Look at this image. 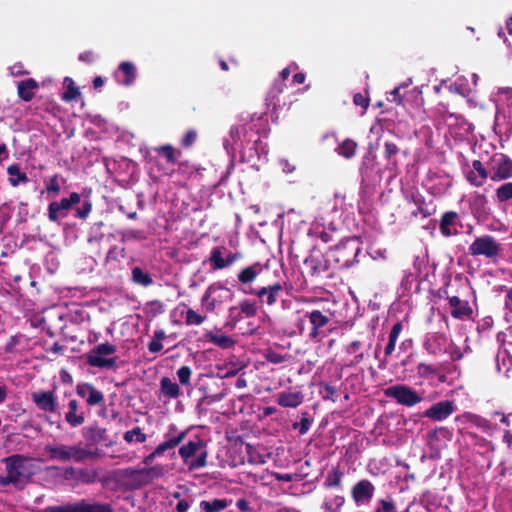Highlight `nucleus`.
Returning <instances> with one entry per match:
<instances>
[{
	"label": "nucleus",
	"mask_w": 512,
	"mask_h": 512,
	"mask_svg": "<svg viewBox=\"0 0 512 512\" xmlns=\"http://www.w3.org/2000/svg\"><path fill=\"white\" fill-rule=\"evenodd\" d=\"M496 196L499 202H505L512 199V182L501 185L496 190Z\"/></svg>",
	"instance_id": "nucleus-45"
},
{
	"label": "nucleus",
	"mask_w": 512,
	"mask_h": 512,
	"mask_svg": "<svg viewBox=\"0 0 512 512\" xmlns=\"http://www.w3.org/2000/svg\"><path fill=\"white\" fill-rule=\"evenodd\" d=\"M498 101H506L508 105H512V88L510 87H502L498 89L497 98L494 100Z\"/></svg>",
	"instance_id": "nucleus-52"
},
{
	"label": "nucleus",
	"mask_w": 512,
	"mask_h": 512,
	"mask_svg": "<svg viewBox=\"0 0 512 512\" xmlns=\"http://www.w3.org/2000/svg\"><path fill=\"white\" fill-rule=\"evenodd\" d=\"M92 211V203L89 200H85L81 203V206L76 209L75 217L86 220Z\"/></svg>",
	"instance_id": "nucleus-49"
},
{
	"label": "nucleus",
	"mask_w": 512,
	"mask_h": 512,
	"mask_svg": "<svg viewBox=\"0 0 512 512\" xmlns=\"http://www.w3.org/2000/svg\"><path fill=\"white\" fill-rule=\"evenodd\" d=\"M213 289L214 287L210 286L202 297V305L210 312H213L217 306L216 299L211 297Z\"/></svg>",
	"instance_id": "nucleus-48"
},
{
	"label": "nucleus",
	"mask_w": 512,
	"mask_h": 512,
	"mask_svg": "<svg viewBox=\"0 0 512 512\" xmlns=\"http://www.w3.org/2000/svg\"><path fill=\"white\" fill-rule=\"evenodd\" d=\"M205 319V316L198 314L191 308L187 309L186 311L185 323L187 325H200L204 322Z\"/></svg>",
	"instance_id": "nucleus-46"
},
{
	"label": "nucleus",
	"mask_w": 512,
	"mask_h": 512,
	"mask_svg": "<svg viewBox=\"0 0 512 512\" xmlns=\"http://www.w3.org/2000/svg\"><path fill=\"white\" fill-rule=\"evenodd\" d=\"M38 88L39 83L33 78H28L17 83V95L21 100L29 102L34 98V91Z\"/></svg>",
	"instance_id": "nucleus-20"
},
{
	"label": "nucleus",
	"mask_w": 512,
	"mask_h": 512,
	"mask_svg": "<svg viewBox=\"0 0 512 512\" xmlns=\"http://www.w3.org/2000/svg\"><path fill=\"white\" fill-rule=\"evenodd\" d=\"M385 156L390 158L391 156L398 153L399 149L394 143L386 142L385 145Z\"/></svg>",
	"instance_id": "nucleus-61"
},
{
	"label": "nucleus",
	"mask_w": 512,
	"mask_h": 512,
	"mask_svg": "<svg viewBox=\"0 0 512 512\" xmlns=\"http://www.w3.org/2000/svg\"><path fill=\"white\" fill-rule=\"evenodd\" d=\"M79 60L87 64H92L95 60V54L91 50L84 51L79 54Z\"/></svg>",
	"instance_id": "nucleus-58"
},
{
	"label": "nucleus",
	"mask_w": 512,
	"mask_h": 512,
	"mask_svg": "<svg viewBox=\"0 0 512 512\" xmlns=\"http://www.w3.org/2000/svg\"><path fill=\"white\" fill-rule=\"evenodd\" d=\"M131 280L134 284L148 287L153 284V278L152 276L144 271L142 268L136 266L132 268L131 271Z\"/></svg>",
	"instance_id": "nucleus-32"
},
{
	"label": "nucleus",
	"mask_w": 512,
	"mask_h": 512,
	"mask_svg": "<svg viewBox=\"0 0 512 512\" xmlns=\"http://www.w3.org/2000/svg\"><path fill=\"white\" fill-rule=\"evenodd\" d=\"M449 305L452 308L451 315L454 318H462L470 313L467 302L460 300V298L456 296L449 298Z\"/></svg>",
	"instance_id": "nucleus-30"
},
{
	"label": "nucleus",
	"mask_w": 512,
	"mask_h": 512,
	"mask_svg": "<svg viewBox=\"0 0 512 512\" xmlns=\"http://www.w3.org/2000/svg\"><path fill=\"white\" fill-rule=\"evenodd\" d=\"M33 403L42 411L56 413L60 416L57 397L53 390L38 391L31 394Z\"/></svg>",
	"instance_id": "nucleus-11"
},
{
	"label": "nucleus",
	"mask_w": 512,
	"mask_h": 512,
	"mask_svg": "<svg viewBox=\"0 0 512 512\" xmlns=\"http://www.w3.org/2000/svg\"><path fill=\"white\" fill-rule=\"evenodd\" d=\"M304 268L310 276H316L318 274V269L320 265V261L317 256L314 254H310L304 260Z\"/></svg>",
	"instance_id": "nucleus-41"
},
{
	"label": "nucleus",
	"mask_w": 512,
	"mask_h": 512,
	"mask_svg": "<svg viewBox=\"0 0 512 512\" xmlns=\"http://www.w3.org/2000/svg\"><path fill=\"white\" fill-rule=\"evenodd\" d=\"M232 499H219L214 498L212 500H202L199 504L201 510L204 512H222L229 505H231Z\"/></svg>",
	"instance_id": "nucleus-26"
},
{
	"label": "nucleus",
	"mask_w": 512,
	"mask_h": 512,
	"mask_svg": "<svg viewBox=\"0 0 512 512\" xmlns=\"http://www.w3.org/2000/svg\"><path fill=\"white\" fill-rule=\"evenodd\" d=\"M179 455L189 471L203 468L207 465L208 452L203 440L189 441L179 448Z\"/></svg>",
	"instance_id": "nucleus-2"
},
{
	"label": "nucleus",
	"mask_w": 512,
	"mask_h": 512,
	"mask_svg": "<svg viewBox=\"0 0 512 512\" xmlns=\"http://www.w3.org/2000/svg\"><path fill=\"white\" fill-rule=\"evenodd\" d=\"M247 133V125L232 126L229 131L230 140L227 139L224 142L225 148H228V145H231L233 149H235L236 145H240V147H243V139L246 138Z\"/></svg>",
	"instance_id": "nucleus-23"
},
{
	"label": "nucleus",
	"mask_w": 512,
	"mask_h": 512,
	"mask_svg": "<svg viewBox=\"0 0 512 512\" xmlns=\"http://www.w3.org/2000/svg\"><path fill=\"white\" fill-rule=\"evenodd\" d=\"M79 403L76 399H71L68 403V411L65 413V421L71 427H78L85 422L84 412H78Z\"/></svg>",
	"instance_id": "nucleus-21"
},
{
	"label": "nucleus",
	"mask_w": 512,
	"mask_h": 512,
	"mask_svg": "<svg viewBox=\"0 0 512 512\" xmlns=\"http://www.w3.org/2000/svg\"><path fill=\"white\" fill-rule=\"evenodd\" d=\"M291 288L292 285L285 281H276L273 283H269L268 285L263 286L259 289L252 290L250 291V293L256 295L262 304L273 306L276 304L280 296V293L283 290H289Z\"/></svg>",
	"instance_id": "nucleus-8"
},
{
	"label": "nucleus",
	"mask_w": 512,
	"mask_h": 512,
	"mask_svg": "<svg viewBox=\"0 0 512 512\" xmlns=\"http://www.w3.org/2000/svg\"><path fill=\"white\" fill-rule=\"evenodd\" d=\"M7 173L9 174V183L13 187H17L20 183H27L29 181L26 173L20 170L18 164H11L7 168Z\"/></svg>",
	"instance_id": "nucleus-33"
},
{
	"label": "nucleus",
	"mask_w": 512,
	"mask_h": 512,
	"mask_svg": "<svg viewBox=\"0 0 512 512\" xmlns=\"http://www.w3.org/2000/svg\"><path fill=\"white\" fill-rule=\"evenodd\" d=\"M45 190L49 195L57 196L61 191L59 175L54 174L45 181Z\"/></svg>",
	"instance_id": "nucleus-43"
},
{
	"label": "nucleus",
	"mask_w": 512,
	"mask_h": 512,
	"mask_svg": "<svg viewBox=\"0 0 512 512\" xmlns=\"http://www.w3.org/2000/svg\"><path fill=\"white\" fill-rule=\"evenodd\" d=\"M360 252L356 239H349L326 253L325 261L328 264L334 263L339 267H349Z\"/></svg>",
	"instance_id": "nucleus-4"
},
{
	"label": "nucleus",
	"mask_w": 512,
	"mask_h": 512,
	"mask_svg": "<svg viewBox=\"0 0 512 512\" xmlns=\"http://www.w3.org/2000/svg\"><path fill=\"white\" fill-rule=\"evenodd\" d=\"M81 435L88 445H95L107 439V430L100 427L97 423H93L83 427Z\"/></svg>",
	"instance_id": "nucleus-15"
},
{
	"label": "nucleus",
	"mask_w": 512,
	"mask_h": 512,
	"mask_svg": "<svg viewBox=\"0 0 512 512\" xmlns=\"http://www.w3.org/2000/svg\"><path fill=\"white\" fill-rule=\"evenodd\" d=\"M375 512H396V507L392 501L382 499L378 501Z\"/></svg>",
	"instance_id": "nucleus-54"
},
{
	"label": "nucleus",
	"mask_w": 512,
	"mask_h": 512,
	"mask_svg": "<svg viewBox=\"0 0 512 512\" xmlns=\"http://www.w3.org/2000/svg\"><path fill=\"white\" fill-rule=\"evenodd\" d=\"M137 474H142V469H134L129 467L121 471V475L123 477L131 479L132 481Z\"/></svg>",
	"instance_id": "nucleus-60"
},
{
	"label": "nucleus",
	"mask_w": 512,
	"mask_h": 512,
	"mask_svg": "<svg viewBox=\"0 0 512 512\" xmlns=\"http://www.w3.org/2000/svg\"><path fill=\"white\" fill-rule=\"evenodd\" d=\"M206 338L208 341L222 349L231 348L235 344V341L230 336L224 334L217 335L212 332H208L206 334Z\"/></svg>",
	"instance_id": "nucleus-36"
},
{
	"label": "nucleus",
	"mask_w": 512,
	"mask_h": 512,
	"mask_svg": "<svg viewBox=\"0 0 512 512\" xmlns=\"http://www.w3.org/2000/svg\"><path fill=\"white\" fill-rule=\"evenodd\" d=\"M46 451L53 459L61 461H68L73 459L75 462H82L87 458L95 456L90 450L82 448L80 445H59V446H47Z\"/></svg>",
	"instance_id": "nucleus-6"
},
{
	"label": "nucleus",
	"mask_w": 512,
	"mask_h": 512,
	"mask_svg": "<svg viewBox=\"0 0 512 512\" xmlns=\"http://www.w3.org/2000/svg\"><path fill=\"white\" fill-rule=\"evenodd\" d=\"M63 84L65 86V92L62 94L63 101L72 102L77 100L81 96L80 90L75 85V82L72 78L65 77Z\"/></svg>",
	"instance_id": "nucleus-31"
},
{
	"label": "nucleus",
	"mask_w": 512,
	"mask_h": 512,
	"mask_svg": "<svg viewBox=\"0 0 512 512\" xmlns=\"http://www.w3.org/2000/svg\"><path fill=\"white\" fill-rule=\"evenodd\" d=\"M454 412V405L450 401H441L432 405L424 412V416L434 421H442Z\"/></svg>",
	"instance_id": "nucleus-14"
},
{
	"label": "nucleus",
	"mask_w": 512,
	"mask_h": 512,
	"mask_svg": "<svg viewBox=\"0 0 512 512\" xmlns=\"http://www.w3.org/2000/svg\"><path fill=\"white\" fill-rule=\"evenodd\" d=\"M257 313V307L255 303L251 302L248 299H245L239 303V306H232L229 309V317L238 322L242 319V315L245 317H253Z\"/></svg>",
	"instance_id": "nucleus-17"
},
{
	"label": "nucleus",
	"mask_w": 512,
	"mask_h": 512,
	"mask_svg": "<svg viewBox=\"0 0 512 512\" xmlns=\"http://www.w3.org/2000/svg\"><path fill=\"white\" fill-rule=\"evenodd\" d=\"M86 402L89 406L104 405L105 398L103 393L93 386L88 392Z\"/></svg>",
	"instance_id": "nucleus-42"
},
{
	"label": "nucleus",
	"mask_w": 512,
	"mask_h": 512,
	"mask_svg": "<svg viewBox=\"0 0 512 512\" xmlns=\"http://www.w3.org/2000/svg\"><path fill=\"white\" fill-rule=\"evenodd\" d=\"M116 351L117 347L109 342L98 344L86 354V363L100 369H114L117 363Z\"/></svg>",
	"instance_id": "nucleus-3"
},
{
	"label": "nucleus",
	"mask_w": 512,
	"mask_h": 512,
	"mask_svg": "<svg viewBox=\"0 0 512 512\" xmlns=\"http://www.w3.org/2000/svg\"><path fill=\"white\" fill-rule=\"evenodd\" d=\"M157 155L162 156L166 159L169 164H176L178 159L182 156V151L176 149L171 144H164L154 148Z\"/></svg>",
	"instance_id": "nucleus-25"
},
{
	"label": "nucleus",
	"mask_w": 512,
	"mask_h": 512,
	"mask_svg": "<svg viewBox=\"0 0 512 512\" xmlns=\"http://www.w3.org/2000/svg\"><path fill=\"white\" fill-rule=\"evenodd\" d=\"M353 102L355 105L361 106L364 109H367L369 106V99L360 93L354 95Z\"/></svg>",
	"instance_id": "nucleus-59"
},
{
	"label": "nucleus",
	"mask_w": 512,
	"mask_h": 512,
	"mask_svg": "<svg viewBox=\"0 0 512 512\" xmlns=\"http://www.w3.org/2000/svg\"><path fill=\"white\" fill-rule=\"evenodd\" d=\"M209 264L212 270L227 268L226 257H223L222 247L216 246L211 250Z\"/></svg>",
	"instance_id": "nucleus-34"
},
{
	"label": "nucleus",
	"mask_w": 512,
	"mask_h": 512,
	"mask_svg": "<svg viewBox=\"0 0 512 512\" xmlns=\"http://www.w3.org/2000/svg\"><path fill=\"white\" fill-rule=\"evenodd\" d=\"M176 430L174 425L170 426L169 432ZM187 436V431H180L175 435L166 434V439L157 446V453H164L177 447Z\"/></svg>",
	"instance_id": "nucleus-19"
},
{
	"label": "nucleus",
	"mask_w": 512,
	"mask_h": 512,
	"mask_svg": "<svg viewBox=\"0 0 512 512\" xmlns=\"http://www.w3.org/2000/svg\"><path fill=\"white\" fill-rule=\"evenodd\" d=\"M374 486L368 480L357 482L352 489L353 499L357 504H367L374 495Z\"/></svg>",
	"instance_id": "nucleus-13"
},
{
	"label": "nucleus",
	"mask_w": 512,
	"mask_h": 512,
	"mask_svg": "<svg viewBox=\"0 0 512 512\" xmlns=\"http://www.w3.org/2000/svg\"><path fill=\"white\" fill-rule=\"evenodd\" d=\"M385 395L394 398L399 404L408 407L414 406L422 401V397L416 391L400 384L388 387L385 390Z\"/></svg>",
	"instance_id": "nucleus-10"
},
{
	"label": "nucleus",
	"mask_w": 512,
	"mask_h": 512,
	"mask_svg": "<svg viewBox=\"0 0 512 512\" xmlns=\"http://www.w3.org/2000/svg\"><path fill=\"white\" fill-rule=\"evenodd\" d=\"M123 438L127 443H131L133 441L143 443L146 441V435L142 432L140 427H135L132 430L126 431Z\"/></svg>",
	"instance_id": "nucleus-40"
},
{
	"label": "nucleus",
	"mask_w": 512,
	"mask_h": 512,
	"mask_svg": "<svg viewBox=\"0 0 512 512\" xmlns=\"http://www.w3.org/2000/svg\"><path fill=\"white\" fill-rule=\"evenodd\" d=\"M320 327V311L314 310L306 313L300 320V334L307 336L311 339H316L318 336V329Z\"/></svg>",
	"instance_id": "nucleus-12"
},
{
	"label": "nucleus",
	"mask_w": 512,
	"mask_h": 512,
	"mask_svg": "<svg viewBox=\"0 0 512 512\" xmlns=\"http://www.w3.org/2000/svg\"><path fill=\"white\" fill-rule=\"evenodd\" d=\"M161 393L171 399H176L181 395L179 385L172 381L169 377H163L160 380Z\"/></svg>",
	"instance_id": "nucleus-28"
},
{
	"label": "nucleus",
	"mask_w": 512,
	"mask_h": 512,
	"mask_svg": "<svg viewBox=\"0 0 512 512\" xmlns=\"http://www.w3.org/2000/svg\"><path fill=\"white\" fill-rule=\"evenodd\" d=\"M473 170L467 174V180L474 186L480 187L488 177V172L479 160L472 163Z\"/></svg>",
	"instance_id": "nucleus-22"
},
{
	"label": "nucleus",
	"mask_w": 512,
	"mask_h": 512,
	"mask_svg": "<svg viewBox=\"0 0 512 512\" xmlns=\"http://www.w3.org/2000/svg\"><path fill=\"white\" fill-rule=\"evenodd\" d=\"M44 512H114L109 503L80 499L77 502H67L61 505L47 506Z\"/></svg>",
	"instance_id": "nucleus-5"
},
{
	"label": "nucleus",
	"mask_w": 512,
	"mask_h": 512,
	"mask_svg": "<svg viewBox=\"0 0 512 512\" xmlns=\"http://www.w3.org/2000/svg\"><path fill=\"white\" fill-rule=\"evenodd\" d=\"M163 348L162 342L155 340L154 338L148 343V350L151 353H157Z\"/></svg>",
	"instance_id": "nucleus-63"
},
{
	"label": "nucleus",
	"mask_w": 512,
	"mask_h": 512,
	"mask_svg": "<svg viewBox=\"0 0 512 512\" xmlns=\"http://www.w3.org/2000/svg\"><path fill=\"white\" fill-rule=\"evenodd\" d=\"M285 82L280 80V79H276L271 87V90H270V95L271 97H275L276 95H279L283 92L284 90V87H285Z\"/></svg>",
	"instance_id": "nucleus-56"
},
{
	"label": "nucleus",
	"mask_w": 512,
	"mask_h": 512,
	"mask_svg": "<svg viewBox=\"0 0 512 512\" xmlns=\"http://www.w3.org/2000/svg\"><path fill=\"white\" fill-rule=\"evenodd\" d=\"M267 264L255 262L250 266L243 268L237 275L238 281L243 284H250L255 281L258 275L262 274L264 269H267Z\"/></svg>",
	"instance_id": "nucleus-18"
},
{
	"label": "nucleus",
	"mask_w": 512,
	"mask_h": 512,
	"mask_svg": "<svg viewBox=\"0 0 512 512\" xmlns=\"http://www.w3.org/2000/svg\"><path fill=\"white\" fill-rule=\"evenodd\" d=\"M197 140V132L194 129H189L181 139V146L189 149Z\"/></svg>",
	"instance_id": "nucleus-50"
},
{
	"label": "nucleus",
	"mask_w": 512,
	"mask_h": 512,
	"mask_svg": "<svg viewBox=\"0 0 512 512\" xmlns=\"http://www.w3.org/2000/svg\"><path fill=\"white\" fill-rule=\"evenodd\" d=\"M190 507V504L185 499H180L176 504L175 511L176 512H187Z\"/></svg>",
	"instance_id": "nucleus-64"
},
{
	"label": "nucleus",
	"mask_w": 512,
	"mask_h": 512,
	"mask_svg": "<svg viewBox=\"0 0 512 512\" xmlns=\"http://www.w3.org/2000/svg\"><path fill=\"white\" fill-rule=\"evenodd\" d=\"M501 250L500 244L489 235L478 237L469 246V252L473 256L496 257Z\"/></svg>",
	"instance_id": "nucleus-9"
},
{
	"label": "nucleus",
	"mask_w": 512,
	"mask_h": 512,
	"mask_svg": "<svg viewBox=\"0 0 512 512\" xmlns=\"http://www.w3.org/2000/svg\"><path fill=\"white\" fill-rule=\"evenodd\" d=\"M22 338H23V335H21V334L11 336L4 346V352L5 353H15L16 346L20 344Z\"/></svg>",
	"instance_id": "nucleus-53"
},
{
	"label": "nucleus",
	"mask_w": 512,
	"mask_h": 512,
	"mask_svg": "<svg viewBox=\"0 0 512 512\" xmlns=\"http://www.w3.org/2000/svg\"><path fill=\"white\" fill-rule=\"evenodd\" d=\"M236 507L241 511V512H249L251 510V507H250V503L248 500H246L245 498H239L237 501H236Z\"/></svg>",
	"instance_id": "nucleus-62"
},
{
	"label": "nucleus",
	"mask_w": 512,
	"mask_h": 512,
	"mask_svg": "<svg viewBox=\"0 0 512 512\" xmlns=\"http://www.w3.org/2000/svg\"><path fill=\"white\" fill-rule=\"evenodd\" d=\"M310 424L311 420L307 417V414H304L300 422L295 423L293 426L298 430L299 434L303 435L308 431Z\"/></svg>",
	"instance_id": "nucleus-55"
},
{
	"label": "nucleus",
	"mask_w": 512,
	"mask_h": 512,
	"mask_svg": "<svg viewBox=\"0 0 512 512\" xmlns=\"http://www.w3.org/2000/svg\"><path fill=\"white\" fill-rule=\"evenodd\" d=\"M81 202V195L77 192L70 193L69 197L62 198L60 201H53L48 205V219L51 222H57L60 218L68 215L72 207Z\"/></svg>",
	"instance_id": "nucleus-7"
},
{
	"label": "nucleus",
	"mask_w": 512,
	"mask_h": 512,
	"mask_svg": "<svg viewBox=\"0 0 512 512\" xmlns=\"http://www.w3.org/2000/svg\"><path fill=\"white\" fill-rule=\"evenodd\" d=\"M303 402L300 392L284 391L278 394L277 403L282 407L295 408Z\"/></svg>",
	"instance_id": "nucleus-24"
},
{
	"label": "nucleus",
	"mask_w": 512,
	"mask_h": 512,
	"mask_svg": "<svg viewBox=\"0 0 512 512\" xmlns=\"http://www.w3.org/2000/svg\"><path fill=\"white\" fill-rule=\"evenodd\" d=\"M512 176V161L500 157L494 161L490 178L492 181H501L508 179Z\"/></svg>",
	"instance_id": "nucleus-16"
},
{
	"label": "nucleus",
	"mask_w": 512,
	"mask_h": 512,
	"mask_svg": "<svg viewBox=\"0 0 512 512\" xmlns=\"http://www.w3.org/2000/svg\"><path fill=\"white\" fill-rule=\"evenodd\" d=\"M28 459L21 454H14L3 459L6 475L0 476V486L24 485L28 482L30 472L27 470Z\"/></svg>",
	"instance_id": "nucleus-1"
},
{
	"label": "nucleus",
	"mask_w": 512,
	"mask_h": 512,
	"mask_svg": "<svg viewBox=\"0 0 512 512\" xmlns=\"http://www.w3.org/2000/svg\"><path fill=\"white\" fill-rule=\"evenodd\" d=\"M98 478V472L94 469L82 468L78 469L76 481L84 484L95 483Z\"/></svg>",
	"instance_id": "nucleus-38"
},
{
	"label": "nucleus",
	"mask_w": 512,
	"mask_h": 512,
	"mask_svg": "<svg viewBox=\"0 0 512 512\" xmlns=\"http://www.w3.org/2000/svg\"><path fill=\"white\" fill-rule=\"evenodd\" d=\"M356 149L357 143L351 139H346L339 144L336 150L339 155L349 159L355 155Z\"/></svg>",
	"instance_id": "nucleus-37"
},
{
	"label": "nucleus",
	"mask_w": 512,
	"mask_h": 512,
	"mask_svg": "<svg viewBox=\"0 0 512 512\" xmlns=\"http://www.w3.org/2000/svg\"><path fill=\"white\" fill-rule=\"evenodd\" d=\"M118 70L124 75V79L121 80V83L125 86L132 85L136 78V68L134 64L128 61L121 62Z\"/></svg>",
	"instance_id": "nucleus-35"
},
{
	"label": "nucleus",
	"mask_w": 512,
	"mask_h": 512,
	"mask_svg": "<svg viewBox=\"0 0 512 512\" xmlns=\"http://www.w3.org/2000/svg\"><path fill=\"white\" fill-rule=\"evenodd\" d=\"M93 387L92 384L90 383H82V384H78L76 386V392L77 394L82 397V398H86L88 396V392L90 391V389Z\"/></svg>",
	"instance_id": "nucleus-57"
},
{
	"label": "nucleus",
	"mask_w": 512,
	"mask_h": 512,
	"mask_svg": "<svg viewBox=\"0 0 512 512\" xmlns=\"http://www.w3.org/2000/svg\"><path fill=\"white\" fill-rule=\"evenodd\" d=\"M225 397V393H217L212 395H204L196 405V409L199 413L202 411L203 405H211L213 403L221 401Z\"/></svg>",
	"instance_id": "nucleus-44"
},
{
	"label": "nucleus",
	"mask_w": 512,
	"mask_h": 512,
	"mask_svg": "<svg viewBox=\"0 0 512 512\" xmlns=\"http://www.w3.org/2000/svg\"><path fill=\"white\" fill-rule=\"evenodd\" d=\"M343 473L338 469H333L327 476L326 486L328 487H337L340 485L341 478Z\"/></svg>",
	"instance_id": "nucleus-51"
},
{
	"label": "nucleus",
	"mask_w": 512,
	"mask_h": 512,
	"mask_svg": "<svg viewBox=\"0 0 512 512\" xmlns=\"http://www.w3.org/2000/svg\"><path fill=\"white\" fill-rule=\"evenodd\" d=\"M456 220L457 213L455 212H446L442 216L440 231L444 236L449 237L457 233Z\"/></svg>",
	"instance_id": "nucleus-27"
},
{
	"label": "nucleus",
	"mask_w": 512,
	"mask_h": 512,
	"mask_svg": "<svg viewBox=\"0 0 512 512\" xmlns=\"http://www.w3.org/2000/svg\"><path fill=\"white\" fill-rule=\"evenodd\" d=\"M191 375H192V370L189 366H181L177 370V376H178L179 382L184 386L191 385Z\"/></svg>",
	"instance_id": "nucleus-47"
},
{
	"label": "nucleus",
	"mask_w": 512,
	"mask_h": 512,
	"mask_svg": "<svg viewBox=\"0 0 512 512\" xmlns=\"http://www.w3.org/2000/svg\"><path fill=\"white\" fill-rule=\"evenodd\" d=\"M142 475H144V483H151L154 479H158L164 475V468L161 465H155L149 468H142Z\"/></svg>",
	"instance_id": "nucleus-39"
},
{
	"label": "nucleus",
	"mask_w": 512,
	"mask_h": 512,
	"mask_svg": "<svg viewBox=\"0 0 512 512\" xmlns=\"http://www.w3.org/2000/svg\"><path fill=\"white\" fill-rule=\"evenodd\" d=\"M262 356L267 362L274 365L283 364L292 360V356L290 354L277 352L271 347L264 349Z\"/></svg>",
	"instance_id": "nucleus-29"
}]
</instances>
